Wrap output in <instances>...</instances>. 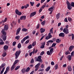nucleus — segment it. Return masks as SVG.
Returning a JSON list of instances; mask_svg holds the SVG:
<instances>
[{"mask_svg": "<svg viewBox=\"0 0 74 74\" xmlns=\"http://www.w3.org/2000/svg\"><path fill=\"white\" fill-rule=\"evenodd\" d=\"M71 5L73 7H74V2H72L71 3Z\"/></svg>", "mask_w": 74, "mask_h": 74, "instance_id": "nucleus-45", "label": "nucleus"}, {"mask_svg": "<svg viewBox=\"0 0 74 74\" xmlns=\"http://www.w3.org/2000/svg\"><path fill=\"white\" fill-rule=\"evenodd\" d=\"M20 38V36H16L15 37V38L16 39H17V40H19V39Z\"/></svg>", "mask_w": 74, "mask_h": 74, "instance_id": "nucleus-32", "label": "nucleus"}, {"mask_svg": "<svg viewBox=\"0 0 74 74\" xmlns=\"http://www.w3.org/2000/svg\"><path fill=\"white\" fill-rule=\"evenodd\" d=\"M30 4H31L32 6H33V5H34V2H30Z\"/></svg>", "mask_w": 74, "mask_h": 74, "instance_id": "nucleus-46", "label": "nucleus"}, {"mask_svg": "<svg viewBox=\"0 0 74 74\" xmlns=\"http://www.w3.org/2000/svg\"><path fill=\"white\" fill-rule=\"evenodd\" d=\"M21 51L19 50L17 51L15 53V56L16 59H17L18 58V57L19 56V55L21 54Z\"/></svg>", "mask_w": 74, "mask_h": 74, "instance_id": "nucleus-2", "label": "nucleus"}, {"mask_svg": "<svg viewBox=\"0 0 74 74\" xmlns=\"http://www.w3.org/2000/svg\"><path fill=\"white\" fill-rule=\"evenodd\" d=\"M9 69H10V67L8 66V67H7V68L6 69V70L8 71Z\"/></svg>", "mask_w": 74, "mask_h": 74, "instance_id": "nucleus-51", "label": "nucleus"}, {"mask_svg": "<svg viewBox=\"0 0 74 74\" xmlns=\"http://www.w3.org/2000/svg\"><path fill=\"white\" fill-rule=\"evenodd\" d=\"M55 68L56 69H58V64L56 65L55 66Z\"/></svg>", "mask_w": 74, "mask_h": 74, "instance_id": "nucleus-49", "label": "nucleus"}, {"mask_svg": "<svg viewBox=\"0 0 74 74\" xmlns=\"http://www.w3.org/2000/svg\"><path fill=\"white\" fill-rule=\"evenodd\" d=\"M56 18L57 19H59V18L60 17V14L58 13L56 15Z\"/></svg>", "mask_w": 74, "mask_h": 74, "instance_id": "nucleus-14", "label": "nucleus"}, {"mask_svg": "<svg viewBox=\"0 0 74 74\" xmlns=\"http://www.w3.org/2000/svg\"><path fill=\"white\" fill-rule=\"evenodd\" d=\"M44 54V51H42L40 54V55H43Z\"/></svg>", "mask_w": 74, "mask_h": 74, "instance_id": "nucleus-50", "label": "nucleus"}, {"mask_svg": "<svg viewBox=\"0 0 74 74\" xmlns=\"http://www.w3.org/2000/svg\"><path fill=\"white\" fill-rule=\"evenodd\" d=\"M30 63H34V59H33V58H32L31 59V60Z\"/></svg>", "mask_w": 74, "mask_h": 74, "instance_id": "nucleus-44", "label": "nucleus"}, {"mask_svg": "<svg viewBox=\"0 0 74 74\" xmlns=\"http://www.w3.org/2000/svg\"><path fill=\"white\" fill-rule=\"evenodd\" d=\"M67 58L69 60H71V56L70 55H68L67 56Z\"/></svg>", "mask_w": 74, "mask_h": 74, "instance_id": "nucleus-17", "label": "nucleus"}, {"mask_svg": "<svg viewBox=\"0 0 74 74\" xmlns=\"http://www.w3.org/2000/svg\"><path fill=\"white\" fill-rule=\"evenodd\" d=\"M71 56H73V55H74V51H73L71 53Z\"/></svg>", "mask_w": 74, "mask_h": 74, "instance_id": "nucleus-61", "label": "nucleus"}, {"mask_svg": "<svg viewBox=\"0 0 74 74\" xmlns=\"http://www.w3.org/2000/svg\"><path fill=\"white\" fill-rule=\"evenodd\" d=\"M59 37H64V33H61L59 34Z\"/></svg>", "mask_w": 74, "mask_h": 74, "instance_id": "nucleus-15", "label": "nucleus"}, {"mask_svg": "<svg viewBox=\"0 0 74 74\" xmlns=\"http://www.w3.org/2000/svg\"><path fill=\"white\" fill-rule=\"evenodd\" d=\"M67 8H68V9H69V10H71V9H72V7H71V5L68 6H67Z\"/></svg>", "mask_w": 74, "mask_h": 74, "instance_id": "nucleus-28", "label": "nucleus"}, {"mask_svg": "<svg viewBox=\"0 0 74 74\" xmlns=\"http://www.w3.org/2000/svg\"><path fill=\"white\" fill-rule=\"evenodd\" d=\"M56 42L57 43H59L60 42V40L59 39H57L56 40Z\"/></svg>", "mask_w": 74, "mask_h": 74, "instance_id": "nucleus-39", "label": "nucleus"}, {"mask_svg": "<svg viewBox=\"0 0 74 74\" xmlns=\"http://www.w3.org/2000/svg\"><path fill=\"white\" fill-rule=\"evenodd\" d=\"M4 70H5V67H4L1 72V74H2L3 73V72H4Z\"/></svg>", "mask_w": 74, "mask_h": 74, "instance_id": "nucleus-31", "label": "nucleus"}, {"mask_svg": "<svg viewBox=\"0 0 74 74\" xmlns=\"http://www.w3.org/2000/svg\"><path fill=\"white\" fill-rule=\"evenodd\" d=\"M49 38H50L48 36H47L45 38V40H48V39H49Z\"/></svg>", "mask_w": 74, "mask_h": 74, "instance_id": "nucleus-60", "label": "nucleus"}, {"mask_svg": "<svg viewBox=\"0 0 74 74\" xmlns=\"http://www.w3.org/2000/svg\"><path fill=\"white\" fill-rule=\"evenodd\" d=\"M16 41L13 42L12 43V45L13 46H15L16 45Z\"/></svg>", "mask_w": 74, "mask_h": 74, "instance_id": "nucleus-38", "label": "nucleus"}, {"mask_svg": "<svg viewBox=\"0 0 74 74\" xmlns=\"http://www.w3.org/2000/svg\"><path fill=\"white\" fill-rule=\"evenodd\" d=\"M20 68V66H18L16 67V68L15 69V70H18Z\"/></svg>", "mask_w": 74, "mask_h": 74, "instance_id": "nucleus-27", "label": "nucleus"}, {"mask_svg": "<svg viewBox=\"0 0 74 74\" xmlns=\"http://www.w3.org/2000/svg\"><path fill=\"white\" fill-rule=\"evenodd\" d=\"M36 14V12H34L32 13L30 15V17L32 18V16H34Z\"/></svg>", "mask_w": 74, "mask_h": 74, "instance_id": "nucleus-6", "label": "nucleus"}, {"mask_svg": "<svg viewBox=\"0 0 74 74\" xmlns=\"http://www.w3.org/2000/svg\"><path fill=\"white\" fill-rule=\"evenodd\" d=\"M33 51H32L29 54V56H31L32 55V54H33Z\"/></svg>", "mask_w": 74, "mask_h": 74, "instance_id": "nucleus-58", "label": "nucleus"}, {"mask_svg": "<svg viewBox=\"0 0 74 74\" xmlns=\"http://www.w3.org/2000/svg\"><path fill=\"white\" fill-rule=\"evenodd\" d=\"M67 69L69 71H72V68L70 65H69L68 66Z\"/></svg>", "mask_w": 74, "mask_h": 74, "instance_id": "nucleus-9", "label": "nucleus"}, {"mask_svg": "<svg viewBox=\"0 0 74 74\" xmlns=\"http://www.w3.org/2000/svg\"><path fill=\"white\" fill-rule=\"evenodd\" d=\"M9 28V26L8 25H5L4 26V29H3L1 31V33L2 34V37L3 41H5L7 39V33L5 32V30L7 31L8 30Z\"/></svg>", "mask_w": 74, "mask_h": 74, "instance_id": "nucleus-1", "label": "nucleus"}, {"mask_svg": "<svg viewBox=\"0 0 74 74\" xmlns=\"http://www.w3.org/2000/svg\"><path fill=\"white\" fill-rule=\"evenodd\" d=\"M30 68L29 67H28L25 70V71L27 73V72H29L30 71Z\"/></svg>", "mask_w": 74, "mask_h": 74, "instance_id": "nucleus-19", "label": "nucleus"}, {"mask_svg": "<svg viewBox=\"0 0 74 74\" xmlns=\"http://www.w3.org/2000/svg\"><path fill=\"white\" fill-rule=\"evenodd\" d=\"M74 48V46H70L69 48V51H70V52H71V51H72V50H73V49Z\"/></svg>", "mask_w": 74, "mask_h": 74, "instance_id": "nucleus-13", "label": "nucleus"}, {"mask_svg": "<svg viewBox=\"0 0 74 74\" xmlns=\"http://www.w3.org/2000/svg\"><path fill=\"white\" fill-rule=\"evenodd\" d=\"M51 68V67H50V66H49L45 70V71H48L49 70H50V69Z\"/></svg>", "mask_w": 74, "mask_h": 74, "instance_id": "nucleus-25", "label": "nucleus"}, {"mask_svg": "<svg viewBox=\"0 0 74 74\" xmlns=\"http://www.w3.org/2000/svg\"><path fill=\"white\" fill-rule=\"evenodd\" d=\"M8 49V46L5 45L3 47V49L5 51L7 50Z\"/></svg>", "mask_w": 74, "mask_h": 74, "instance_id": "nucleus-11", "label": "nucleus"}, {"mask_svg": "<svg viewBox=\"0 0 74 74\" xmlns=\"http://www.w3.org/2000/svg\"><path fill=\"white\" fill-rule=\"evenodd\" d=\"M48 36L50 38H51V37H52V35H51V33H50L49 34Z\"/></svg>", "mask_w": 74, "mask_h": 74, "instance_id": "nucleus-41", "label": "nucleus"}, {"mask_svg": "<svg viewBox=\"0 0 74 74\" xmlns=\"http://www.w3.org/2000/svg\"><path fill=\"white\" fill-rule=\"evenodd\" d=\"M36 45V42H34L32 44V46H33V47L35 46V45Z\"/></svg>", "mask_w": 74, "mask_h": 74, "instance_id": "nucleus-35", "label": "nucleus"}, {"mask_svg": "<svg viewBox=\"0 0 74 74\" xmlns=\"http://www.w3.org/2000/svg\"><path fill=\"white\" fill-rule=\"evenodd\" d=\"M40 33H42L45 32V28H41L40 29Z\"/></svg>", "mask_w": 74, "mask_h": 74, "instance_id": "nucleus-10", "label": "nucleus"}, {"mask_svg": "<svg viewBox=\"0 0 74 74\" xmlns=\"http://www.w3.org/2000/svg\"><path fill=\"white\" fill-rule=\"evenodd\" d=\"M66 66H67V64H64L62 66L63 67H66Z\"/></svg>", "mask_w": 74, "mask_h": 74, "instance_id": "nucleus-55", "label": "nucleus"}, {"mask_svg": "<svg viewBox=\"0 0 74 74\" xmlns=\"http://www.w3.org/2000/svg\"><path fill=\"white\" fill-rule=\"evenodd\" d=\"M53 28H52L50 30V32L52 34L53 33Z\"/></svg>", "mask_w": 74, "mask_h": 74, "instance_id": "nucleus-40", "label": "nucleus"}, {"mask_svg": "<svg viewBox=\"0 0 74 74\" xmlns=\"http://www.w3.org/2000/svg\"><path fill=\"white\" fill-rule=\"evenodd\" d=\"M4 44V42H0V45H3Z\"/></svg>", "mask_w": 74, "mask_h": 74, "instance_id": "nucleus-54", "label": "nucleus"}, {"mask_svg": "<svg viewBox=\"0 0 74 74\" xmlns=\"http://www.w3.org/2000/svg\"><path fill=\"white\" fill-rule=\"evenodd\" d=\"M68 20L69 22H71V21H72V18H71L70 17H68Z\"/></svg>", "mask_w": 74, "mask_h": 74, "instance_id": "nucleus-37", "label": "nucleus"}, {"mask_svg": "<svg viewBox=\"0 0 74 74\" xmlns=\"http://www.w3.org/2000/svg\"><path fill=\"white\" fill-rule=\"evenodd\" d=\"M42 10V8H41L39 10V12L40 13V12H41V11Z\"/></svg>", "mask_w": 74, "mask_h": 74, "instance_id": "nucleus-63", "label": "nucleus"}, {"mask_svg": "<svg viewBox=\"0 0 74 74\" xmlns=\"http://www.w3.org/2000/svg\"><path fill=\"white\" fill-rule=\"evenodd\" d=\"M53 8H54V6H52L48 10L49 11H53Z\"/></svg>", "mask_w": 74, "mask_h": 74, "instance_id": "nucleus-12", "label": "nucleus"}, {"mask_svg": "<svg viewBox=\"0 0 74 74\" xmlns=\"http://www.w3.org/2000/svg\"><path fill=\"white\" fill-rule=\"evenodd\" d=\"M65 54L66 55H68V54H70V53L69 52V51H67L66 52H65Z\"/></svg>", "mask_w": 74, "mask_h": 74, "instance_id": "nucleus-42", "label": "nucleus"}, {"mask_svg": "<svg viewBox=\"0 0 74 74\" xmlns=\"http://www.w3.org/2000/svg\"><path fill=\"white\" fill-rule=\"evenodd\" d=\"M15 12L17 15H18L21 16L22 14V13L20 12L17 9H16L15 10Z\"/></svg>", "mask_w": 74, "mask_h": 74, "instance_id": "nucleus-5", "label": "nucleus"}, {"mask_svg": "<svg viewBox=\"0 0 74 74\" xmlns=\"http://www.w3.org/2000/svg\"><path fill=\"white\" fill-rule=\"evenodd\" d=\"M34 60L36 62V61H37V57L35 58Z\"/></svg>", "mask_w": 74, "mask_h": 74, "instance_id": "nucleus-64", "label": "nucleus"}, {"mask_svg": "<svg viewBox=\"0 0 74 74\" xmlns=\"http://www.w3.org/2000/svg\"><path fill=\"white\" fill-rule=\"evenodd\" d=\"M21 71L22 73H24L26 72V69L25 68H23L21 70Z\"/></svg>", "mask_w": 74, "mask_h": 74, "instance_id": "nucleus-18", "label": "nucleus"}, {"mask_svg": "<svg viewBox=\"0 0 74 74\" xmlns=\"http://www.w3.org/2000/svg\"><path fill=\"white\" fill-rule=\"evenodd\" d=\"M7 18H5L4 20L3 21V23H4V22H5L7 21Z\"/></svg>", "mask_w": 74, "mask_h": 74, "instance_id": "nucleus-47", "label": "nucleus"}, {"mask_svg": "<svg viewBox=\"0 0 74 74\" xmlns=\"http://www.w3.org/2000/svg\"><path fill=\"white\" fill-rule=\"evenodd\" d=\"M31 48H32V45H29L27 47V49H30Z\"/></svg>", "mask_w": 74, "mask_h": 74, "instance_id": "nucleus-20", "label": "nucleus"}, {"mask_svg": "<svg viewBox=\"0 0 74 74\" xmlns=\"http://www.w3.org/2000/svg\"><path fill=\"white\" fill-rule=\"evenodd\" d=\"M7 55V53L6 52H4L3 54L2 55L3 57H5Z\"/></svg>", "mask_w": 74, "mask_h": 74, "instance_id": "nucleus-34", "label": "nucleus"}, {"mask_svg": "<svg viewBox=\"0 0 74 74\" xmlns=\"http://www.w3.org/2000/svg\"><path fill=\"white\" fill-rule=\"evenodd\" d=\"M72 40H74V34H72Z\"/></svg>", "mask_w": 74, "mask_h": 74, "instance_id": "nucleus-48", "label": "nucleus"}, {"mask_svg": "<svg viewBox=\"0 0 74 74\" xmlns=\"http://www.w3.org/2000/svg\"><path fill=\"white\" fill-rule=\"evenodd\" d=\"M17 47L18 49H20L21 48V43H19L17 46Z\"/></svg>", "mask_w": 74, "mask_h": 74, "instance_id": "nucleus-21", "label": "nucleus"}, {"mask_svg": "<svg viewBox=\"0 0 74 74\" xmlns=\"http://www.w3.org/2000/svg\"><path fill=\"white\" fill-rule=\"evenodd\" d=\"M56 45V43H53L52 45L50 47H49V48H53V47H55V45Z\"/></svg>", "mask_w": 74, "mask_h": 74, "instance_id": "nucleus-24", "label": "nucleus"}, {"mask_svg": "<svg viewBox=\"0 0 74 74\" xmlns=\"http://www.w3.org/2000/svg\"><path fill=\"white\" fill-rule=\"evenodd\" d=\"M5 66V63H3L1 65V67L2 68H3Z\"/></svg>", "mask_w": 74, "mask_h": 74, "instance_id": "nucleus-36", "label": "nucleus"}, {"mask_svg": "<svg viewBox=\"0 0 74 74\" xmlns=\"http://www.w3.org/2000/svg\"><path fill=\"white\" fill-rule=\"evenodd\" d=\"M43 45L41 46L40 47V48H44V45H45V43H43Z\"/></svg>", "mask_w": 74, "mask_h": 74, "instance_id": "nucleus-33", "label": "nucleus"}, {"mask_svg": "<svg viewBox=\"0 0 74 74\" xmlns=\"http://www.w3.org/2000/svg\"><path fill=\"white\" fill-rule=\"evenodd\" d=\"M45 21H44L41 23V24L42 26H44L45 25Z\"/></svg>", "mask_w": 74, "mask_h": 74, "instance_id": "nucleus-30", "label": "nucleus"}, {"mask_svg": "<svg viewBox=\"0 0 74 74\" xmlns=\"http://www.w3.org/2000/svg\"><path fill=\"white\" fill-rule=\"evenodd\" d=\"M47 54L48 55H50V52H49V51H48L47 52Z\"/></svg>", "mask_w": 74, "mask_h": 74, "instance_id": "nucleus-57", "label": "nucleus"}, {"mask_svg": "<svg viewBox=\"0 0 74 74\" xmlns=\"http://www.w3.org/2000/svg\"><path fill=\"white\" fill-rule=\"evenodd\" d=\"M21 27H19L17 30V31L16 34V36H18V35L19 33V32H20V31H21Z\"/></svg>", "mask_w": 74, "mask_h": 74, "instance_id": "nucleus-8", "label": "nucleus"}, {"mask_svg": "<svg viewBox=\"0 0 74 74\" xmlns=\"http://www.w3.org/2000/svg\"><path fill=\"white\" fill-rule=\"evenodd\" d=\"M29 55V54L28 53H26V54L25 56V58H27V56Z\"/></svg>", "mask_w": 74, "mask_h": 74, "instance_id": "nucleus-62", "label": "nucleus"}, {"mask_svg": "<svg viewBox=\"0 0 74 74\" xmlns=\"http://www.w3.org/2000/svg\"><path fill=\"white\" fill-rule=\"evenodd\" d=\"M29 42V40H27L25 42V44H28Z\"/></svg>", "mask_w": 74, "mask_h": 74, "instance_id": "nucleus-53", "label": "nucleus"}, {"mask_svg": "<svg viewBox=\"0 0 74 74\" xmlns=\"http://www.w3.org/2000/svg\"><path fill=\"white\" fill-rule=\"evenodd\" d=\"M41 56H40L38 57V59L37 60V61L39 62L40 63H42V60L41 59Z\"/></svg>", "mask_w": 74, "mask_h": 74, "instance_id": "nucleus-4", "label": "nucleus"}, {"mask_svg": "<svg viewBox=\"0 0 74 74\" xmlns=\"http://www.w3.org/2000/svg\"><path fill=\"white\" fill-rule=\"evenodd\" d=\"M53 41L52 40H49L48 41V42H47V45L48 46L49 45V42H53Z\"/></svg>", "mask_w": 74, "mask_h": 74, "instance_id": "nucleus-23", "label": "nucleus"}, {"mask_svg": "<svg viewBox=\"0 0 74 74\" xmlns=\"http://www.w3.org/2000/svg\"><path fill=\"white\" fill-rule=\"evenodd\" d=\"M63 32L65 34H69V29H68L64 28L63 30Z\"/></svg>", "mask_w": 74, "mask_h": 74, "instance_id": "nucleus-3", "label": "nucleus"}, {"mask_svg": "<svg viewBox=\"0 0 74 74\" xmlns=\"http://www.w3.org/2000/svg\"><path fill=\"white\" fill-rule=\"evenodd\" d=\"M19 60H16L15 62H14V63L13 64H14V65H15L16 64L18 63V62H19Z\"/></svg>", "mask_w": 74, "mask_h": 74, "instance_id": "nucleus-22", "label": "nucleus"}, {"mask_svg": "<svg viewBox=\"0 0 74 74\" xmlns=\"http://www.w3.org/2000/svg\"><path fill=\"white\" fill-rule=\"evenodd\" d=\"M35 68H36L35 71H37V64L35 66Z\"/></svg>", "mask_w": 74, "mask_h": 74, "instance_id": "nucleus-43", "label": "nucleus"}, {"mask_svg": "<svg viewBox=\"0 0 74 74\" xmlns=\"http://www.w3.org/2000/svg\"><path fill=\"white\" fill-rule=\"evenodd\" d=\"M26 18V16H21L20 18V20H25Z\"/></svg>", "mask_w": 74, "mask_h": 74, "instance_id": "nucleus-7", "label": "nucleus"}, {"mask_svg": "<svg viewBox=\"0 0 74 74\" xmlns=\"http://www.w3.org/2000/svg\"><path fill=\"white\" fill-rule=\"evenodd\" d=\"M53 51V48H52L50 50V53H51L52 51Z\"/></svg>", "mask_w": 74, "mask_h": 74, "instance_id": "nucleus-52", "label": "nucleus"}, {"mask_svg": "<svg viewBox=\"0 0 74 74\" xmlns=\"http://www.w3.org/2000/svg\"><path fill=\"white\" fill-rule=\"evenodd\" d=\"M64 21L66 22H67V18H66L65 19H64Z\"/></svg>", "mask_w": 74, "mask_h": 74, "instance_id": "nucleus-59", "label": "nucleus"}, {"mask_svg": "<svg viewBox=\"0 0 74 74\" xmlns=\"http://www.w3.org/2000/svg\"><path fill=\"white\" fill-rule=\"evenodd\" d=\"M22 32H27V29L26 28H23L22 29Z\"/></svg>", "mask_w": 74, "mask_h": 74, "instance_id": "nucleus-26", "label": "nucleus"}, {"mask_svg": "<svg viewBox=\"0 0 74 74\" xmlns=\"http://www.w3.org/2000/svg\"><path fill=\"white\" fill-rule=\"evenodd\" d=\"M66 4L67 5V6H69V5H70V2H69V1H66Z\"/></svg>", "mask_w": 74, "mask_h": 74, "instance_id": "nucleus-29", "label": "nucleus"}, {"mask_svg": "<svg viewBox=\"0 0 74 74\" xmlns=\"http://www.w3.org/2000/svg\"><path fill=\"white\" fill-rule=\"evenodd\" d=\"M15 65V64H13V65L11 67V70H14V69L15 68V67H16V66Z\"/></svg>", "mask_w": 74, "mask_h": 74, "instance_id": "nucleus-16", "label": "nucleus"}, {"mask_svg": "<svg viewBox=\"0 0 74 74\" xmlns=\"http://www.w3.org/2000/svg\"><path fill=\"white\" fill-rule=\"evenodd\" d=\"M51 64L52 66H53L55 64V63L53 62H51Z\"/></svg>", "mask_w": 74, "mask_h": 74, "instance_id": "nucleus-56", "label": "nucleus"}]
</instances>
